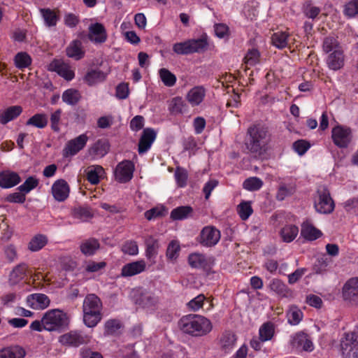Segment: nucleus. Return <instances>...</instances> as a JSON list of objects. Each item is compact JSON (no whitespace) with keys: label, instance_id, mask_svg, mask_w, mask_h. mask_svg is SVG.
<instances>
[{"label":"nucleus","instance_id":"37998d69","mask_svg":"<svg viewBox=\"0 0 358 358\" xmlns=\"http://www.w3.org/2000/svg\"><path fill=\"white\" fill-rule=\"evenodd\" d=\"M159 76L162 82L166 87H173L176 83V76L167 69H160Z\"/></svg>","mask_w":358,"mask_h":358},{"label":"nucleus","instance_id":"473e14b6","mask_svg":"<svg viewBox=\"0 0 358 358\" xmlns=\"http://www.w3.org/2000/svg\"><path fill=\"white\" fill-rule=\"evenodd\" d=\"M270 289L280 297H288L291 292L287 285L279 279H273L269 285Z\"/></svg>","mask_w":358,"mask_h":358},{"label":"nucleus","instance_id":"c9c22d12","mask_svg":"<svg viewBox=\"0 0 358 358\" xmlns=\"http://www.w3.org/2000/svg\"><path fill=\"white\" fill-rule=\"evenodd\" d=\"M275 334V327L271 322L263 324L259 329V337L261 341H271Z\"/></svg>","mask_w":358,"mask_h":358},{"label":"nucleus","instance_id":"13d9d810","mask_svg":"<svg viewBox=\"0 0 358 358\" xmlns=\"http://www.w3.org/2000/svg\"><path fill=\"white\" fill-rule=\"evenodd\" d=\"M122 251L124 254L134 256L138 253V247L135 241H127L122 245Z\"/></svg>","mask_w":358,"mask_h":358},{"label":"nucleus","instance_id":"72a5a7b5","mask_svg":"<svg viewBox=\"0 0 358 358\" xmlns=\"http://www.w3.org/2000/svg\"><path fill=\"white\" fill-rule=\"evenodd\" d=\"M299 233V229L294 224H287L282 227L280 231V236L282 241L290 243L295 239Z\"/></svg>","mask_w":358,"mask_h":358},{"label":"nucleus","instance_id":"4c0bfd02","mask_svg":"<svg viewBox=\"0 0 358 358\" xmlns=\"http://www.w3.org/2000/svg\"><path fill=\"white\" fill-rule=\"evenodd\" d=\"M62 100L68 105H76L81 98L78 90L70 88L65 90L62 96Z\"/></svg>","mask_w":358,"mask_h":358},{"label":"nucleus","instance_id":"7ed1b4c3","mask_svg":"<svg viewBox=\"0 0 358 358\" xmlns=\"http://www.w3.org/2000/svg\"><path fill=\"white\" fill-rule=\"evenodd\" d=\"M102 303L95 294H88L83 304V322L89 328L96 327L101 320Z\"/></svg>","mask_w":358,"mask_h":358},{"label":"nucleus","instance_id":"a19ab883","mask_svg":"<svg viewBox=\"0 0 358 358\" xmlns=\"http://www.w3.org/2000/svg\"><path fill=\"white\" fill-rule=\"evenodd\" d=\"M40 13L46 26L50 27L57 24L58 17L55 11L49 8H41Z\"/></svg>","mask_w":358,"mask_h":358},{"label":"nucleus","instance_id":"7c9ffc66","mask_svg":"<svg viewBox=\"0 0 358 358\" xmlns=\"http://www.w3.org/2000/svg\"><path fill=\"white\" fill-rule=\"evenodd\" d=\"M69 57L79 60L84 57L85 52L82 49V43L78 40L73 41L66 48Z\"/></svg>","mask_w":358,"mask_h":358},{"label":"nucleus","instance_id":"423d86ee","mask_svg":"<svg viewBox=\"0 0 358 358\" xmlns=\"http://www.w3.org/2000/svg\"><path fill=\"white\" fill-rule=\"evenodd\" d=\"M315 210L320 214H329L335 208L334 202L329 191L325 187L318 188L314 199Z\"/></svg>","mask_w":358,"mask_h":358},{"label":"nucleus","instance_id":"ddd939ff","mask_svg":"<svg viewBox=\"0 0 358 358\" xmlns=\"http://www.w3.org/2000/svg\"><path fill=\"white\" fill-rule=\"evenodd\" d=\"M343 297L352 306H358V278H350L345 283Z\"/></svg>","mask_w":358,"mask_h":358},{"label":"nucleus","instance_id":"3c124183","mask_svg":"<svg viewBox=\"0 0 358 358\" xmlns=\"http://www.w3.org/2000/svg\"><path fill=\"white\" fill-rule=\"evenodd\" d=\"M31 63V57L24 52H18L15 57V64L18 69H24Z\"/></svg>","mask_w":358,"mask_h":358},{"label":"nucleus","instance_id":"393cba45","mask_svg":"<svg viewBox=\"0 0 358 358\" xmlns=\"http://www.w3.org/2000/svg\"><path fill=\"white\" fill-rule=\"evenodd\" d=\"M206 96V90L202 86L192 87L187 94L186 99L192 106H199Z\"/></svg>","mask_w":358,"mask_h":358},{"label":"nucleus","instance_id":"774afa93","mask_svg":"<svg viewBox=\"0 0 358 358\" xmlns=\"http://www.w3.org/2000/svg\"><path fill=\"white\" fill-rule=\"evenodd\" d=\"M144 124V118L141 115L135 116L130 122V127L133 131H138L143 128Z\"/></svg>","mask_w":358,"mask_h":358},{"label":"nucleus","instance_id":"58836bf2","mask_svg":"<svg viewBox=\"0 0 358 358\" xmlns=\"http://www.w3.org/2000/svg\"><path fill=\"white\" fill-rule=\"evenodd\" d=\"M80 248L81 252L85 255L90 256L93 255L99 249V243L97 240L94 238H90L82 243Z\"/></svg>","mask_w":358,"mask_h":358},{"label":"nucleus","instance_id":"49530a36","mask_svg":"<svg viewBox=\"0 0 358 358\" xmlns=\"http://www.w3.org/2000/svg\"><path fill=\"white\" fill-rule=\"evenodd\" d=\"M303 318V313L296 306H292L287 312L288 322L292 325L298 324Z\"/></svg>","mask_w":358,"mask_h":358},{"label":"nucleus","instance_id":"c03bdc74","mask_svg":"<svg viewBox=\"0 0 358 358\" xmlns=\"http://www.w3.org/2000/svg\"><path fill=\"white\" fill-rule=\"evenodd\" d=\"M237 212L241 220H248L253 213L251 201H242L237 206Z\"/></svg>","mask_w":358,"mask_h":358},{"label":"nucleus","instance_id":"dca6fc26","mask_svg":"<svg viewBox=\"0 0 358 358\" xmlns=\"http://www.w3.org/2000/svg\"><path fill=\"white\" fill-rule=\"evenodd\" d=\"M69 186L67 182L63 179L55 181L51 187L54 199L59 202L65 201L69 195Z\"/></svg>","mask_w":358,"mask_h":358},{"label":"nucleus","instance_id":"de8ad7c7","mask_svg":"<svg viewBox=\"0 0 358 358\" xmlns=\"http://www.w3.org/2000/svg\"><path fill=\"white\" fill-rule=\"evenodd\" d=\"M236 341V336L234 334L226 333L223 334L220 341L222 348L226 352H229L234 348Z\"/></svg>","mask_w":358,"mask_h":358},{"label":"nucleus","instance_id":"b1692460","mask_svg":"<svg viewBox=\"0 0 358 358\" xmlns=\"http://www.w3.org/2000/svg\"><path fill=\"white\" fill-rule=\"evenodd\" d=\"M108 76V73L100 69H91L87 72L83 78L84 82L89 86H94L103 82Z\"/></svg>","mask_w":358,"mask_h":358},{"label":"nucleus","instance_id":"0e129e2a","mask_svg":"<svg viewBox=\"0 0 358 358\" xmlns=\"http://www.w3.org/2000/svg\"><path fill=\"white\" fill-rule=\"evenodd\" d=\"M129 94V85L127 83H122L119 84L116 87L115 94L119 99H125L128 97Z\"/></svg>","mask_w":358,"mask_h":358},{"label":"nucleus","instance_id":"79ce46f5","mask_svg":"<svg viewBox=\"0 0 358 358\" xmlns=\"http://www.w3.org/2000/svg\"><path fill=\"white\" fill-rule=\"evenodd\" d=\"M289 34L285 31H278L273 34L271 40L274 46L282 49L288 44Z\"/></svg>","mask_w":358,"mask_h":358},{"label":"nucleus","instance_id":"338daca9","mask_svg":"<svg viewBox=\"0 0 358 358\" xmlns=\"http://www.w3.org/2000/svg\"><path fill=\"white\" fill-rule=\"evenodd\" d=\"M106 266V263L103 262H90L86 264L85 270L87 272L93 273L97 272Z\"/></svg>","mask_w":358,"mask_h":358},{"label":"nucleus","instance_id":"bf43d9fd","mask_svg":"<svg viewBox=\"0 0 358 358\" xmlns=\"http://www.w3.org/2000/svg\"><path fill=\"white\" fill-rule=\"evenodd\" d=\"M206 297L203 294H199L189 301L187 307L192 311L199 310L203 306Z\"/></svg>","mask_w":358,"mask_h":358},{"label":"nucleus","instance_id":"680f3d73","mask_svg":"<svg viewBox=\"0 0 358 358\" xmlns=\"http://www.w3.org/2000/svg\"><path fill=\"white\" fill-rule=\"evenodd\" d=\"M120 327L121 324L119 320H110L105 323V333L108 335L114 334Z\"/></svg>","mask_w":358,"mask_h":358},{"label":"nucleus","instance_id":"c85d7f7f","mask_svg":"<svg viewBox=\"0 0 358 358\" xmlns=\"http://www.w3.org/2000/svg\"><path fill=\"white\" fill-rule=\"evenodd\" d=\"M25 350L19 345H13L0 350V358H24Z\"/></svg>","mask_w":358,"mask_h":358},{"label":"nucleus","instance_id":"a18cd8bd","mask_svg":"<svg viewBox=\"0 0 358 358\" xmlns=\"http://www.w3.org/2000/svg\"><path fill=\"white\" fill-rule=\"evenodd\" d=\"M48 124V117L46 115L38 113L30 117L26 124L31 125L39 129L44 128Z\"/></svg>","mask_w":358,"mask_h":358},{"label":"nucleus","instance_id":"2eb2a0df","mask_svg":"<svg viewBox=\"0 0 358 358\" xmlns=\"http://www.w3.org/2000/svg\"><path fill=\"white\" fill-rule=\"evenodd\" d=\"M49 69L57 73L66 80H71L75 76L71 66L60 59L52 61L50 64Z\"/></svg>","mask_w":358,"mask_h":358},{"label":"nucleus","instance_id":"20e7f679","mask_svg":"<svg viewBox=\"0 0 358 358\" xmlns=\"http://www.w3.org/2000/svg\"><path fill=\"white\" fill-rule=\"evenodd\" d=\"M44 329L52 331H58L68 324L67 315L59 309L47 311L42 317Z\"/></svg>","mask_w":358,"mask_h":358},{"label":"nucleus","instance_id":"f3484780","mask_svg":"<svg viewBox=\"0 0 358 358\" xmlns=\"http://www.w3.org/2000/svg\"><path fill=\"white\" fill-rule=\"evenodd\" d=\"M26 302L27 306L32 309L43 310L49 306L50 300L44 294L35 293L28 295Z\"/></svg>","mask_w":358,"mask_h":358},{"label":"nucleus","instance_id":"4be33fe9","mask_svg":"<svg viewBox=\"0 0 358 358\" xmlns=\"http://www.w3.org/2000/svg\"><path fill=\"white\" fill-rule=\"evenodd\" d=\"M109 150V144L106 140H98L89 149L88 155L92 159H96L104 157Z\"/></svg>","mask_w":358,"mask_h":358},{"label":"nucleus","instance_id":"8fccbe9b","mask_svg":"<svg viewBox=\"0 0 358 358\" xmlns=\"http://www.w3.org/2000/svg\"><path fill=\"white\" fill-rule=\"evenodd\" d=\"M262 186L263 181L257 177L249 178L243 184V188L249 191L259 190Z\"/></svg>","mask_w":358,"mask_h":358},{"label":"nucleus","instance_id":"4468645a","mask_svg":"<svg viewBox=\"0 0 358 358\" xmlns=\"http://www.w3.org/2000/svg\"><path fill=\"white\" fill-rule=\"evenodd\" d=\"M90 341V337L80 331H70L61 336L59 341L64 345L78 347Z\"/></svg>","mask_w":358,"mask_h":358},{"label":"nucleus","instance_id":"69168bd1","mask_svg":"<svg viewBox=\"0 0 358 358\" xmlns=\"http://www.w3.org/2000/svg\"><path fill=\"white\" fill-rule=\"evenodd\" d=\"M218 181L215 179L209 180L203 186V192L205 194V199H208L212 191L217 186Z\"/></svg>","mask_w":358,"mask_h":358},{"label":"nucleus","instance_id":"4d7b16f0","mask_svg":"<svg viewBox=\"0 0 358 358\" xmlns=\"http://www.w3.org/2000/svg\"><path fill=\"white\" fill-rule=\"evenodd\" d=\"M259 52L256 49H252L248 50L246 55L245 56V62L247 66H255L259 61Z\"/></svg>","mask_w":358,"mask_h":358},{"label":"nucleus","instance_id":"ea45409f","mask_svg":"<svg viewBox=\"0 0 358 358\" xmlns=\"http://www.w3.org/2000/svg\"><path fill=\"white\" fill-rule=\"evenodd\" d=\"M188 41L191 54L204 52L208 48V43L205 37Z\"/></svg>","mask_w":358,"mask_h":358},{"label":"nucleus","instance_id":"39448f33","mask_svg":"<svg viewBox=\"0 0 358 358\" xmlns=\"http://www.w3.org/2000/svg\"><path fill=\"white\" fill-rule=\"evenodd\" d=\"M131 300L139 308L151 310L157 303V299L155 295L142 287H136L129 293Z\"/></svg>","mask_w":358,"mask_h":358},{"label":"nucleus","instance_id":"603ef678","mask_svg":"<svg viewBox=\"0 0 358 358\" xmlns=\"http://www.w3.org/2000/svg\"><path fill=\"white\" fill-rule=\"evenodd\" d=\"M167 213V210L164 206H157L145 213V217L147 220H151L157 217L164 216Z\"/></svg>","mask_w":358,"mask_h":358},{"label":"nucleus","instance_id":"f257e3e1","mask_svg":"<svg viewBox=\"0 0 358 358\" xmlns=\"http://www.w3.org/2000/svg\"><path fill=\"white\" fill-rule=\"evenodd\" d=\"M178 325L183 333L195 337L205 336L213 329V324L208 318L196 314H189L182 317Z\"/></svg>","mask_w":358,"mask_h":358},{"label":"nucleus","instance_id":"9d476101","mask_svg":"<svg viewBox=\"0 0 358 358\" xmlns=\"http://www.w3.org/2000/svg\"><path fill=\"white\" fill-rule=\"evenodd\" d=\"M88 139V136L85 134H83L67 141L62 150L63 157L68 158L77 155L85 147Z\"/></svg>","mask_w":358,"mask_h":358},{"label":"nucleus","instance_id":"bb28decb","mask_svg":"<svg viewBox=\"0 0 358 358\" xmlns=\"http://www.w3.org/2000/svg\"><path fill=\"white\" fill-rule=\"evenodd\" d=\"M22 112V108L20 106H13L7 108L0 114V123L6 124L8 122L17 117Z\"/></svg>","mask_w":358,"mask_h":358},{"label":"nucleus","instance_id":"052dcab7","mask_svg":"<svg viewBox=\"0 0 358 358\" xmlns=\"http://www.w3.org/2000/svg\"><path fill=\"white\" fill-rule=\"evenodd\" d=\"M310 147V143L305 140H299L293 143V149L299 155H304Z\"/></svg>","mask_w":358,"mask_h":358},{"label":"nucleus","instance_id":"c756f323","mask_svg":"<svg viewBox=\"0 0 358 358\" xmlns=\"http://www.w3.org/2000/svg\"><path fill=\"white\" fill-rule=\"evenodd\" d=\"M301 236L306 240L315 241L322 236V232L309 222H304L301 226Z\"/></svg>","mask_w":358,"mask_h":358},{"label":"nucleus","instance_id":"f704fd0d","mask_svg":"<svg viewBox=\"0 0 358 358\" xmlns=\"http://www.w3.org/2000/svg\"><path fill=\"white\" fill-rule=\"evenodd\" d=\"M193 210L190 206H182L173 209L170 217L173 220H182L188 218Z\"/></svg>","mask_w":358,"mask_h":358},{"label":"nucleus","instance_id":"6e6552de","mask_svg":"<svg viewBox=\"0 0 358 358\" xmlns=\"http://www.w3.org/2000/svg\"><path fill=\"white\" fill-rule=\"evenodd\" d=\"M352 129L343 125H337L331 130V138L339 148H347L352 140Z\"/></svg>","mask_w":358,"mask_h":358},{"label":"nucleus","instance_id":"412c9836","mask_svg":"<svg viewBox=\"0 0 358 358\" xmlns=\"http://www.w3.org/2000/svg\"><path fill=\"white\" fill-rule=\"evenodd\" d=\"M88 38L94 43H104L107 38V34L103 25L98 22L90 24Z\"/></svg>","mask_w":358,"mask_h":358},{"label":"nucleus","instance_id":"5701e85b","mask_svg":"<svg viewBox=\"0 0 358 358\" xmlns=\"http://www.w3.org/2000/svg\"><path fill=\"white\" fill-rule=\"evenodd\" d=\"M188 262L192 268L206 269L210 267L212 259L203 254L195 252L189 255Z\"/></svg>","mask_w":358,"mask_h":358},{"label":"nucleus","instance_id":"864d4df0","mask_svg":"<svg viewBox=\"0 0 358 358\" xmlns=\"http://www.w3.org/2000/svg\"><path fill=\"white\" fill-rule=\"evenodd\" d=\"M180 250L178 241H171L166 250V257L171 261H175L179 255Z\"/></svg>","mask_w":358,"mask_h":358},{"label":"nucleus","instance_id":"aec40b11","mask_svg":"<svg viewBox=\"0 0 358 358\" xmlns=\"http://www.w3.org/2000/svg\"><path fill=\"white\" fill-rule=\"evenodd\" d=\"M146 266V263L143 259L126 264L121 269V275L123 277H131L140 274L145 271Z\"/></svg>","mask_w":358,"mask_h":358},{"label":"nucleus","instance_id":"09e8293b","mask_svg":"<svg viewBox=\"0 0 358 358\" xmlns=\"http://www.w3.org/2000/svg\"><path fill=\"white\" fill-rule=\"evenodd\" d=\"M295 192V187L292 185L282 184L279 186L277 193L276 199L278 201H282L286 197L291 196Z\"/></svg>","mask_w":358,"mask_h":358},{"label":"nucleus","instance_id":"6e6d98bb","mask_svg":"<svg viewBox=\"0 0 358 358\" xmlns=\"http://www.w3.org/2000/svg\"><path fill=\"white\" fill-rule=\"evenodd\" d=\"M175 179L178 187H184L187 185V172L185 169L177 168L175 171Z\"/></svg>","mask_w":358,"mask_h":358},{"label":"nucleus","instance_id":"6ab92c4d","mask_svg":"<svg viewBox=\"0 0 358 358\" xmlns=\"http://www.w3.org/2000/svg\"><path fill=\"white\" fill-rule=\"evenodd\" d=\"M157 136V133L151 128L144 129L138 143L139 154L145 153L151 148Z\"/></svg>","mask_w":358,"mask_h":358},{"label":"nucleus","instance_id":"2f4dec72","mask_svg":"<svg viewBox=\"0 0 358 358\" xmlns=\"http://www.w3.org/2000/svg\"><path fill=\"white\" fill-rule=\"evenodd\" d=\"M27 266L24 264L16 266L9 275V282L11 285H16L22 280L27 273Z\"/></svg>","mask_w":358,"mask_h":358},{"label":"nucleus","instance_id":"a211bd4d","mask_svg":"<svg viewBox=\"0 0 358 358\" xmlns=\"http://www.w3.org/2000/svg\"><path fill=\"white\" fill-rule=\"evenodd\" d=\"M291 344L296 349H302L306 352H312L314 350V345L308 334L299 332L292 337Z\"/></svg>","mask_w":358,"mask_h":358},{"label":"nucleus","instance_id":"0eeeda50","mask_svg":"<svg viewBox=\"0 0 358 358\" xmlns=\"http://www.w3.org/2000/svg\"><path fill=\"white\" fill-rule=\"evenodd\" d=\"M341 352L343 358H358V335L345 333L341 341Z\"/></svg>","mask_w":358,"mask_h":358},{"label":"nucleus","instance_id":"1a4fd4ad","mask_svg":"<svg viewBox=\"0 0 358 358\" xmlns=\"http://www.w3.org/2000/svg\"><path fill=\"white\" fill-rule=\"evenodd\" d=\"M249 134L250 141L248 143V148L252 152H257L267 141L266 131L263 128L254 127L250 128Z\"/></svg>","mask_w":358,"mask_h":358},{"label":"nucleus","instance_id":"f8f14e48","mask_svg":"<svg viewBox=\"0 0 358 358\" xmlns=\"http://www.w3.org/2000/svg\"><path fill=\"white\" fill-rule=\"evenodd\" d=\"M134 171V165L131 161H122L117 165L114 171L115 180L121 183L127 182L132 178Z\"/></svg>","mask_w":358,"mask_h":358},{"label":"nucleus","instance_id":"a878e982","mask_svg":"<svg viewBox=\"0 0 358 358\" xmlns=\"http://www.w3.org/2000/svg\"><path fill=\"white\" fill-rule=\"evenodd\" d=\"M20 182V178L15 172L6 171L0 173V187L2 188L13 187Z\"/></svg>","mask_w":358,"mask_h":358},{"label":"nucleus","instance_id":"e2e57ef3","mask_svg":"<svg viewBox=\"0 0 358 358\" xmlns=\"http://www.w3.org/2000/svg\"><path fill=\"white\" fill-rule=\"evenodd\" d=\"M173 50L178 55L191 54L189 41L175 43L173 46Z\"/></svg>","mask_w":358,"mask_h":358},{"label":"nucleus","instance_id":"cd10ccee","mask_svg":"<svg viewBox=\"0 0 358 358\" xmlns=\"http://www.w3.org/2000/svg\"><path fill=\"white\" fill-rule=\"evenodd\" d=\"M104 169L99 165H92L86 170L87 180L93 185L98 184L104 175Z\"/></svg>","mask_w":358,"mask_h":358},{"label":"nucleus","instance_id":"f03ea898","mask_svg":"<svg viewBox=\"0 0 358 358\" xmlns=\"http://www.w3.org/2000/svg\"><path fill=\"white\" fill-rule=\"evenodd\" d=\"M322 50L327 55L325 62L330 70L336 71L344 66V50L336 38L332 36L326 37L323 41Z\"/></svg>","mask_w":358,"mask_h":358},{"label":"nucleus","instance_id":"5fc2aeb1","mask_svg":"<svg viewBox=\"0 0 358 358\" xmlns=\"http://www.w3.org/2000/svg\"><path fill=\"white\" fill-rule=\"evenodd\" d=\"M38 185V180L33 176L29 177L23 184L19 186L18 189L21 192L27 194Z\"/></svg>","mask_w":358,"mask_h":358},{"label":"nucleus","instance_id":"9b49d317","mask_svg":"<svg viewBox=\"0 0 358 358\" xmlns=\"http://www.w3.org/2000/svg\"><path fill=\"white\" fill-rule=\"evenodd\" d=\"M221 237L220 231L213 226H206L202 229L199 236V242L205 247L217 245Z\"/></svg>","mask_w":358,"mask_h":358},{"label":"nucleus","instance_id":"e433bc0d","mask_svg":"<svg viewBox=\"0 0 358 358\" xmlns=\"http://www.w3.org/2000/svg\"><path fill=\"white\" fill-rule=\"evenodd\" d=\"M48 243V238L43 234H36L29 243L28 248L32 252L41 250Z\"/></svg>","mask_w":358,"mask_h":358}]
</instances>
